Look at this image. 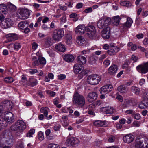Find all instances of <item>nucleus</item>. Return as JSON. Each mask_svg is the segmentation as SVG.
Returning a JSON list of instances; mask_svg holds the SVG:
<instances>
[{
	"instance_id": "obj_13",
	"label": "nucleus",
	"mask_w": 148,
	"mask_h": 148,
	"mask_svg": "<svg viewBox=\"0 0 148 148\" xmlns=\"http://www.w3.org/2000/svg\"><path fill=\"white\" fill-rule=\"evenodd\" d=\"M5 119H6L8 121L9 123H12L15 121V118L14 115L10 112L7 111V113L5 112Z\"/></svg>"
},
{
	"instance_id": "obj_56",
	"label": "nucleus",
	"mask_w": 148,
	"mask_h": 148,
	"mask_svg": "<svg viewBox=\"0 0 148 148\" xmlns=\"http://www.w3.org/2000/svg\"><path fill=\"white\" fill-rule=\"evenodd\" d=\"M131 60H133L134 62H136L138 59V58L136 56L132 55L131 58Z\"/></svg>"
},
{
	"instance_id": "obj_39",
	"label": "nucleus",
	"mask_w": 148,
	"mask_h": 148,
	"mask_svg": "<svg viewBox=\"0 0 148 148\" xmlns=\"http://www.w3.org/2000/svg\"><path fill=\"white\" fill-rule=\"evenodd\" d=\"M96 61V60L93 56H91L89 58L88 62L90 64H95Z\"/></svg>"
},
{
	"instance_id": "obj_64",
	"label": "nucleus",
	"mask_w": 148,
	"mask_h": 148,
	"mask_svg": "<svg viewBox=\"0 0 148 148\" xmlns=\"http://www.w3.org/2000/svg\"><path fill=\"white\" fill-rule=\"evenodd\" d=\"M93 103L96 106H97L100 105L101 103V102L100 100H97Z\"/></svg>"
},
{
	"instance_id": "obj_30",
	"label": "nucleus",
	"mask_w": 148,
	"mask_h": 148,
	"mask_svg": "<svg viewBox=\"0 0 148 148\" xmlns=\"http://www.w3.org/2000/svg\"><path fill=\"white\" fill-rule=\"evenodd\" d=\"M97 25L98 28L100 29L104 28L106 26L103 20V18H101L97 22Z\"/></svg>"
},
{
	"instance_id": "obj_63",
	"label": "nucleus",
	"mask_w": 148,
	"mask_h": 148,
	"mask_svg": "<svg viewBox=\"0 0 148 148\" xmlns=\"http://www.w3.org/2000/svg\"><path fill=\"white\" fill-rule=\"evenodd\" d=\"M59 98H57L54 99L53 103L55 105H57L59 103Z\"/></svg>"
},
{
	"instance_id": "obj_50",
	"label": "nucleus",
	"mask_w": 148,
	"mask_h": 148,
	"mask_svg": "<svg viewBox=\"0 0 148 148\" xmlns=\"http://www.w3.org/2000/svg\"><path fill=\"white\" fill-rule=\"evenodd\" d=\"M49 148H59L58 145L55 144H51L49 146Z\"/></svg>"
},
{
	"instance_id": "obj_20",
	"label": "nucleus",
	"mask_w": 148,
	"mask_h": 148,
	"mask_svg": "<svg viewBox=\"0 0 148 148\" xmlns=\"http://www.w3.org/2000/svg\"><path fill=\"white\" fill-rule=\"evenodd\" d=\"M83 69V67L79 64H75L73 67L74 71L76 74L80 73L82 71Z\"/></svg>"
},
{
	"instance_id": "obj_16",
	"label": "nucleus",
	"mask_w": 148,
	"mask_h": 148,
	"mask_svg": "<svg viewBox=\"0 0 148 148\" xmlns=\"http://www.w3.org/2000/svg\"><path fill=\"white\" fill-rule=\"evenodd\" d=\"M21 45L20 43L16 42L14 43H11L7 46V48L10 50H12L13 48L16 51H18L21 47Z\"/></svg>"
},
{
	"instance_id": "obj_59",
	"label": "nucleus",
	"mask_w": 148,
	"mask_h": 148,
	"mask_svg": "<svg viewBox=\"0 0 148 148\" xmlns=\"http://www.w3.org/2000/svg\"><path fill=\"white\" fill-rule=\"evenodd\" d=\"M29 73L32 74H33L37 72V70L35 69H30L29 70Z\"/></svg>"
},
{
	"instance_id": "obj_17",
	"label": "nucleus",
	"mask_w": 148,
	"mask_h": 148,
	"mask_svg": "<svg viewBox=\"0 0 148 148\" xmlns=\"http://www.w3.org/2000/svg\"><path fill=\"white\" fill-rule=\"evenodd\" d=\"M86 28L84 25H79L75 29V32L77 34H82L86 31Z\"/></svg>"
},
{
	"instance_id": "obj_32",
	"label": "nucleus",
	"mask_w": 148,
	"mask_h": 148,
	"mask_svg": "<svg viewBox=\"0 0 148 148\" xmlns=\"http://www.w3.org/2000/svg\"><path fill=\"white\" fill-rule=\"evenodd\" d=\"M56 49L58 51L64 52L65 50V46L62 44H59L55 46Z\"/></svg>"
},
{
	"instance_id": "obj_19",
	"label": "nucleus",
	"mask_w": 148,
	"mask_h": 148,
	"mask_svg": "<svg viewBox=\"0 0 148 148\" xmlns=\"http://www.w3.org/2000/svg\"><path fill=\"white\" fill-rule=\"evenodd\" d=\"M134 137L131 134H127L123 138L124 141L128 143H129L132 142L134 139Z\"/></svg>"
},
{
	"instance_id": "obj_27",
	"label": "nucleus",
	"mask_w": 148,
	"mask_h": 148,
	"mask_svg": "<svg viewBox=\"0 0 148 148\" xmlns=\"http://www.w3.org/2000/svg\"><path fill=\"white\" fill-rule=\"evenodd\" d=\"M63 58L66 61L68 62H72L74 59V56L70 54H66L64 56Z\"/></svg>"
},
{
	"instance_id": "obj_49",
	"label": "nucleus",
	"mask_w": 148,
	"mask_h": 148,
	"mask_svg": "<svg viewBox=\"0 0 148 148\" xmlns=\"http://www.w3.org/2000/svg\"><path fill=\"white\" fill-rule=\"evenodd\" d=\"M16 39L15 38V36L10 37H9L7 38V41L6 42H10Z\"/></svg>"
},
{
	"instance_id": "obj_3",
	"label": "nucleus",
	"mask_w": 148,
	"mask_h": 148,
	"mask_svg": "<svg viewBox=\"0 0 148 148\" xmlns=\"http://www.w3.org/2000/svg\"><path fill=\"white\" fill-rule=\"evenodd\" d=\"M25 127V124L24 122L22 120H18L15 124L11 126V129L12 131H18L21 133Z\"/></svg>"
},
{
	"instance_id": "obj_53",
	"label": "nucleus",
	"mask_w": 148,
	"mask_h": 148,
	"mask_svg": "<svg viewBox=\"0 0 148 148\" xmlns=\"http://www.w3.org/2000/svg\"><path fill=\"white\" fill-rule=\"evenodd\" d=\"M92 11V9L91 7H90L88 8L85 9L84 11L86 13L91 12Z\"/></svg>"
},
{
	"instance_id": "obj_5",
	"label": "nucleus",
	"mask_w": 148,
	"mask_h": 148,
	"mask_svg": "<svg viewBox=\"0 0 148 148\" xmlns=\"http://www.w3.org/2000/svg\"><path fill=\"white\" fill-rule=\"evenodd\" d=\"M101 80V78L98 75H92L88 76L87 79V82L89 84L92 85L97 84Z\"/></svg>"
},
{
	"instance_id": "obj_38",
	"label": "nucleus",
	"mask_w": 148,
	"mask_h": 148,
	"mask_svg": "<svg viewBox=\"0 0 148 148\" xmlns=\"http://www.w3.org/2000/svg\"><path fill=\"white\" fill-rule=\"evenodd\" d=\"M14 81L13 79L11 77H8L4 78V81L6 83H10Z\"/></svg>"
},
{
	"instance_id": "obj_26",
	"label": "nucleus",
	"mask_w": 148,
	"mask_h": 148,
	"mask_svg": "<svg viewBox=\"0 0 148 148\" xmlns=\"http://www.w3.org/2000/svg\"><path fill=\"white\" fill-rule=\"evenodd\" d=\"M77 59L78 62L81 65L85 64L86 61V58L82 56H78L77 58Z\"/></svg>"
},
{
	"instance_id": "obj_42",
	"label": "nucleus",
	"mask_w": 148,
	"mask_h": 148,
	"mask_svg": "<svg viewBox=\"0 0 148 148\" xmlns=\"http://www.w3.org/2000/svg\"><path fill=\"white\" fill-rule=\"evenodd\" d=\"M103 20L106 26H107L110 23L111 19L109 17H107L105 19L103 18Z\"/></svg>"
},
{
	"instance_id": "obj_61",
	"label": "nucleus",
	"mask_w": 148,
	"mask_h": 148,
	"mask_svg": "<svg viewBox=\"0 0 148 148\" xmlns=\"http://www.w3.org/2000/svg\"><path fill=\"white\" fill-rule=\"evenodd\" d=\"M135 112L132 110H129L125 111V112L128 114H132Z\"/></svg>"
},
{
	"instance_id": "obj_62",
	"label": "nucleus",
	"mask_w": 148,
	"mask_h": 148,
	"mask_svg": "<svg viewBox=\"0 0 148 148\" xmlns=\"http://www.w3.org/2000/svg\"><path fill=\"white\" fill-rule=\"evenodd\" d=\"M59 7L60 8V9L64 11L66 10L67 8V7L66 6H61V5H59Z\"/></svg>"
},
{
	"instance_id": "obj_55",
	"label": "nucleus",
	"mask_w": 148,
	"mask_h": 148,
	"mask_svg": "<svg viewBox=\"0 0 148 148\" xmlns=\"http://www.w3.org/2000/svg\"><path fill=\"white\" fill-rule=\"evenodd\" d=\"M55 138V135L52 134H51L50 135H49L48 136H47V138L48 140H51L54 139Z\"/></svg>"
},
{
	"instance_id": "obj_1",
	"label": "nucleus",
	"mask_w": 148,
	"mask_h": 148,
	"mask_svg": "<svg viewBox=\"0 0 148 148\" xmlns=\"http://www.w3.org/2000/svg\"><path fill=\"white\" fill-rule=\"evenodd\" d=\"M73 102L79 107H83L85 104L84 97L82 95H80L77 92L74 94Z\"/></svg>"
},
{
	"instance_id": "obj_15",
	"label": "nucleus",
	"mask_w": 148,
	"mask_h": 148,
	"mask_svg": "<svg viewBox=\"0 0 148 148\" xmlns=\"http://www.w3.org/2000/svg\"><path fill=\"white\" fill-rule=\"evenodd\" d=\"M110 28L109 27H107L104 28L102 32L101 35L102 37L105 39H108L110 36Z\"/></svg>"
},
{
	"instance_id": "obj_10",
	"label": "nucleus",
	"mask_w": 148,
	"mask_h": 148,
	"mask_svg": "<svg viewBox=\"0 0 148 148\" xmlns=\"http://www.w3.org/2000/svg\"><path fill=\"white\" fill-rule=\"evenodd\" d=\"M137 70L142 73H146L148 72V62L138 65L136 68Z\"/></svg>"
},
{
	"instance_id": "obj_41",
	"label": "nucleus",
	"mask_w": 148,
	"mask_h": 148,
	"mask_svg": "<svg viewBox=\"0 0 148 148\" xmlns=\"http://www.w3.org/2000/svg\"><path fill=\"white\" fill-rule=\"evenodd\" d=\"M38 138L40 141H42L44 139V138L43 133L40 132L38 134Z\"/></svg>"
},
{
	"instance_id": "obj_21",
	"label": "nucleus",
	"mask_w": 148,
	"mask_h": 148,
	"mask_svg": "<svg viewBox=\"0 0 148 148\" xmlns=\"http://www.w3.org/2000/svg\"><path fill=\"white\" fill-rule=\"evenodd\" d=\"M132 22V20L131 18L129 17L127 18V21L125 23L123 24L122 26V27L123 28V31H125L128 28L130 27Z\"/></svg>"
},
{
	"instance_id": "obj_58",
	"label": "nucleus",
	"mask_w": 148,
	"mask_h": 148,
	"mask_svg": "<svg viewBox=\"0 0 148 148\" xmlns=\"http://www.w3.org/2000/svg\"><path fill=\"white\" fill-rule=\"evenodd\" d=\"M143 99H148V92H145L143 96Z\"/></svg>"
},
{
	"instance_id": "obj_25",
	"label": "nucleus",
	"mask_w": 148,
	"mask_h": 148,
	"mask_svg": "<svg viewBox=\"0 0 148 148\" xmlns=\"http://www.w3.org/2000/svg\"><path fill=\"white\" fill-rule=\"evenodd\" d=\"M117 69V65L115 64L112 65L108 69V73L110 75H113L116 72Z\"/></svg>"
},
{
	"instance_id": "obj_40",
	"label": "nucleus",
	"mask_w": 148,
	"mask_h": 148,
	"mask_svg": "<svg viewBox=\"0 0 148 148\" xmlns=\"http://www.w3.org/2000/svg\"><path fill=\"white\" fill-rule=\"evenodd\" d=\"M7 6L8 9L10 11L14 10L16 8V7L11 3H9Z\"/></svg>"
},
{
	"instance_id": "obj_11",
	"label": "nucleus",
	"mask_w": 148,
	"mask_h": 148,
	"mask_svg": "<svg viewBox=\"0 0 148 148\" xmlns=\"http://www.w3.org/2000/svg\"><path fill=\"white\" fill-rule=\"evenodd\" d=\"M13 21L10 19H6L4 21H2L0 26L3 29H6L10 28L13 26Z\"/></svg>"
},
{
	"instance_id": "obj_45",
	"label": "nucleus",
	"mask_w": 148,
	"mask_h": 148,
	"mask_svg": "<svg viewBox=\"0 0 148 148\" xmlns=\"http://www.w3.org/2000/svg\"><path fill=\"white\" fill-rule=\"evenodd\" d=\"M30 82L31 83V85L32 86H34L36 85V80L35 79L31 78L30 79Z\"/></svg>"
},
{
	"instance_id": "obj_12",
	"label": "nucleus",
	"mask_w": 148,
	"mask_h": 148,
	"mask_svg": "<svg viewBox=\"0 0 148 148\" xmlns=\"http://www.w3.org/2000/svg\"><path fill=\"white\" fill-rule=\"evenodd\" d=\"M112 86L111 85H106L103 86L99 90L101 94H107L110 92L112 90Z\"/></svg>"
},
{
	"instance_id": "obj_4",
	"label": "nucleus",
	"mask_w": 148,
	"mask_h": 148,
	"mask_svg": "<svg viewBox=\"0 0 148 148\" xmlns=\"http://www.w3.org/2000/svg\"><path fill=\"white\" fill-rule=\"evenodd\" d=\"M143 143L148 144V139L142 135L138 136L136 140L135 146L136 147L142 148L143 146Z\"/></svg>"
},
{
	"instance_id": "obj_48",
	"label": "nucleus",
	"mask_w": 148,
	"mask_h": 148,
	"mask_svg": "<svg viewBox=\"0 0 148 148\" xmlns=\"http://www.w3.org/2000/svg\"><path fill=\"white\" fill-rule=\"evenodd\" d=\"M66 78V76L63 74H61L59 75L58 76V78L60 80H62Z\"/></svg>"
},
{
	"instance_id": "obj_29",
	"label": "nucleus",
	"mask_w": 148,
	"mask_h": 148,
	"mask_svg": "<svg viewBox=\"0 0 148 148\" xmlns=\"http://www.w3.org/2000/svg\"><path fill=\"white\" fill-rule=\"evenodd\" d=\"M19 27L21 29H23L28 26V23L26 21L21 22L18 24Z\"/></svg>"
},
{
	"instance_id": "obj_47",
	"label": "nucleus",
	"mask_w": 148,
	"mask_h": 148,
	"mask_svg": "<svg viewBox=\"0 0 148 148\" xmlns=\"http://www.w3.org/2000/svg\"><path fill=\"white\" fill-rule=\"evenodd\" d=\"M34 54H32V59L33 61V64L34 66H36L37 64V60L36 56H34Z\"/></svg>"
},
{
	"instance_id": "obj_60",
	"label": "nucleus",
	"mask_w": 148,
	"mask_h": 148,
	"mask_svg": "<svg viewBox=\"0 0 148 148\" xmlns=\"http://www.w3.org/2000/svg\"><path fill=\"white\" fill-rule=\"evenodd\" d=\"M32 47L34 50H35L37 48V44L35 42H34L32 44Z\"/></svg>"
},
{
	"instance_id": "obj_18",
	"label": "nucleus",
	"mask_w": 148,
	"mask_h": 148,
	"mask_svg": "<svg viewBox=\"0 0 148 148\" xmlns=\"http://www.w3.org/2000/svg\"><path fill=\"white\" fill-rule=\"evenodd\" d=\"M44 43V47L48 48L53 44V40L51 37H47L45 39Z\"/></svg>"
},
{
	"instance_id": "obj_2",
	"label": "nucleus",
	"mask_w": 148,
	"mask_h": 148,
	"mask_svg": "<svg viewBox=\"0 0 148 148\" xmlns=\"http://www.w3.org/2000/svg\"><path fill=\"white\" fill-rule=\"evenodd\" d=\"M30 10L25 8H20L18 10L16 15L17 17L21 19H25L30 15Z\"/></svg>"
},
{
	"instance_id": "obj_7",
	"label": "nucleus",
	"mask_w": 148,
	"mask_h": 148,
	"mask_svg": "<svg viewBox=\"0 0 148 148\" xmlns=\"http://www.w3.org/2000/svg\"><path fill=\"white\" fill-rule=\"evenodd\" d=\"M64 35V31L61 29L55 30L53 32V38L55 40L59 41Z\"/></svg>"
},
{
	"instance_id": "obj_28",
	"label": "nucleus",
	"mask_w": 148,
	"mask_h": 148,
	"mask_svg": "<svg viewBox=\"0 0 148 148\" xmlns=\"http://www.w3.org/2000/svg\"><path fill=\"white\" fill-rule=\"evenodd\" d=\"M118 90L121 93H126L128 90V88L124 85H121L118 87Z\"/></svg>"
},
{
	"instance_id": "obj_33",
	"label": "nucleus",
	"mask_w": 148,
	"mask_h": 148,
	"mask_svg": "<svg viewBox=\"0 0 148 148\" xmlns=\"http://www.w3.org/2000/svg\"><path fill=\"white\" fill-rule=\"evenodd\" d=\"M7 8V6L4 3L0 4V13H6Z\"/></svg>"
},
{
	"instance_id": "obj_36",
	"label": "nucleus",
	"mask_w": 148,
	"mask_h": 148,
	"mask_svg": "<svg viewBox=\"0 0 148 148\" xmlns=\"http://www.w3.org/2000/svg\"><path fill=\"white\" fill-rule=\"evenodd\" d=\"M104 122L103 121H98L95 122L94 124L97 126L104 127L106 126Z\"/></svg>"
},
{
	"instance_id": "obj_6",
	"label": "nucleus",
	"mask_w": 148,
	"mask_h": 148,
	"mask_svg": "<svg viewBox=\"0 0 148 148\" xmlns=\"http://www.w3.org/2000/svg\"><path fill=\"white\" fill-rule=\"evenodd\" d=\"M3 107L5 112L8 111H10L13 106V104L12 101L6 100L3 101L0 105Z\"/></svg>"
},
{
	"instance_id": "obj_34",
	"label": "nucleus",
	"mask_w": 148,
	"mask_h": 148,
	"mask_svg": "<svg viewBox=\"0 0 148 148\" xmlns=\"http://www.w3.org/2000/svg\"><path fill=\"white\" fill-rule=\"evenodd\" d=\"M120 19V18L119 16H116L113 17L112 21L114 25L117 26L119 24Z\"/></svg>"
},
{
	"instance_id": "obj_35",
	"label": "nucleus",
	"mask_w": 148,
	"mask_h": 148,
	"mask_svg": "<svg viewBox=\"0 0 148 148\" xmlns=\"http://www.w3.org/2000/svg\"><path fill=\"white\" fill-rule=\"evenodd\" d=\"M131 89L134 93L136 95H138L140 92V89L136 86H132L131 88Z\"/></svg>"
},
{
	"instance_id": "obj_57",
	"label": "nucleus",
	"mask_w": 148,
	"mask_h": 148,
	"mask_svg": "<svg viewBox=\"0 0 148 148\" xmlns=\"http://www.w3.org/2000/svg\"><path fill=\"white\" fill-rule=\"evenodd\" d=\"M115 139V137L113 136H110L108 139V141L109 142H113Z\"/></svg>"
},
{
	"instance_id": "obj_8",
	"label": "nucleus",
	"mask_w": 148,
	"mask_h": 148,
	"mask_svg": "<svg viewBox=\"0 0 148 148\" xmlns=\"http://www.w3.org/2000/svg\"><path fill=\"white\" fill-rule=\"evenodd\" d=\"M79 141L77 138L72 137L68 138L66 140L65 143L67 146L76 147L78 145Z\"/></svg>"
},
{
	"instance_id": "obj_14",
	"label": "nucleus",
	"mask_w": 148,
	"mask_h": 148,
	"mask_svg": "<svg viewBox=\"0 0 148 148\" xmlns=\"http://www.w3.org/2000/svg\"><path fill=\"white\" fill-rule=\"evenodd\" d=\"M97 97L96 93L91 92L88 94L87 97V100L90 103H92L96 100Z\"/></svg>"
},
{
	"instance_id": "obj_52",
	"label": "nucleus",
	"mask_w": 148,
	"mask_h": 148,
	"mask_svg": "<svg viewBox=\"0 0 148 148\" xmlns=\"http://www.w3.org/2000/svg\"><path fill=\"white\" fill-rule=\"evenodd\" d=\"M133 117L136 119L139 120L140 118V115L138 113H136V114L133 115Z\"/></svg>"
},
{
	"instance_id": "obj_24",
	"label": "nucleus",
	"mask_w": 148,
	"mask_h": 148,
	"mask_svg": "<svg viewBox=\"0 0 148 148\" xmlns=\"http://www.w3.org/2000/svg\"><path fill=\"white\" fill-rule=\"evenodd\" d=\"M138 106L139 108L141 109L148 107V99H143L139 103Z\"/></svg>"
},
{
	"instance_id": "obj_31",
	"label": "nucleus",
	"mask_w": 148,
	"mask_h": 148,
	"mask_svg": "<svg viewBox=\"0 0 148 148\" xmlns=\"http://www.w3.org/2000/svg\"><path fill=\"white\" fill-rule=\"evenodd\" d=\"M38 61L40 64L44 65L46 63V60L45 58L42 56L40 53L38 52Z\"/></svg>"
},
{
	"instance_id": "obj_23",
	"label": "nucleus",
	"mask_w": 148,
	"mask_h": 148,
	"mask_svg": "<svg viewBox=\"0 0 148 148\" xmlns=\"http://www.w3.org/2000/svg\"><path fill=\"white\" fill-rule=\"evenodd\" d=\"M119 50L118 47H113L107 51V53L110 56L115 55Z\"/></svg>"
},
{
	"instance_id": "obj_51",
	"label": "nucleus",
	"mask_w": 148,
	"mask_h": 148,
	"mask_svg": "<svg viewBox=\"0 0 148 148\" xmlns=\"http://www.w3.org/2000/svg\"><path fill=\"white\" fill-rule=\"evenodd\" d=\"M60 125H55L53 127V129L55 131H57L60 128Z\"/></svg>"
},
{
	"instance_id": "obj_44",
	"label": "nucleus",
	"mask_w": 148,
	"mask_h": 148,
	"mask_svg": "<svg viewBox=\"0 0 148 148\" xmlns=\"http://www.w3.org/2000/svg\"><path fill=\"white\" fill-rule=\"evenodd\" d=\"M121 4L123 6L128 7L131 6V4L129 1H125L122 2Z\"/></svg>"
},
{
	"instance_id": "obj_54",
	"label": "nucleus",
	"mask_w": 148,
	"mask_h": 148,
	"mask_svg": "<svg viewBox=\"0 0 148 148\" xmlns=\"http://www.w3.org/2000/svg\"><path fill=\"white\" fill-rule=\"evenodd\" d=\"M47 92L50 95L51 97H53L56 94V93L53 91H51L50 90H48Z\"/></svg>"
},
{
	"instance_id": "obj_37",
	"label": "nucleus",
	"mask_w": 148,
	"mask_h": 148,
	"mask_svg": "<svg viewBox=\"0 0 148 148\" xmlns=\"http://www.w3.org/2000/svg\"><path fill=\"white\" fill-rule=\"evenodd\" d=\"M0 122L1 124V126H2L4 127H6L8 125V123H9L8 121L4 117L3 118H1L0 119Z\"/></svg>"
},
{
	"instance_id": "obj_22",
	"label": "nucleus",
	"mask_w": 148,
	"mask_h": 148,
	"mask_svg": "<svg viewBox=\"0 0 148 148\" xmlns=\"http://www.w3.org/2000/svg\"><path fill=\"white\" fill-rule=\"evenodd\" d=\"M102 111L105 114H112L114 112V109L110 107H102L101 108Z\"/></svg>"
},
{
	"instance_id": "obj_9",
	"label": "nucleus",
	"mask_w": 148,
	"mask_h": 148,
	"mask_svg": "<svg viewBox=\"0 0 148 148\" xmlns=\"http://www.w3.org/2000/svg\"><path fill=\"white\" fill-rule=\"evenodd\" d=\"M86 35L91 39H92L95 35L96 30L93 26H89L86 27Z\"/></svg>"
},
{
	"instance_id": "obj_46",
	"label": "nucleus",
	"mask_w": 148,
	"mask_h": 148,
	"mask_svg": "<svg viewBox=\"0 0 148 148\" xmlns=\"http://www.w3.org/2000/svg\"><path fill=\"white\" fill-rule=\"evenodd\" d=\"M40 111L42 113H43L45 116H47L48 114V112L46 108H42L40 109Z\"/></svg>"
},
{
	"instance_id": "obj_43",
	"label": "nucleus",
	"mask_w": 148,
	"mask_h": 148,
	"mask_svg": "<svg viewBox=\"0 0 148 148\" xmlns=\"http://www.w3.org/2000/svg\"><path fill=\"white\" fill-rule=\"evenodd\" d=\"M35 130L33 129L30 130L27 134V137H31L32 135L35 133Z\"/></svg>"
}]
</instances>
